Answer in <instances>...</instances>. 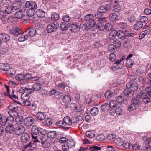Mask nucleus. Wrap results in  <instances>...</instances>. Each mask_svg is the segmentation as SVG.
Here are the masks:
<instances>
[{
  "instance_id": "f257e3e1",
  "label": "nucleus",
  "mask_w": 151,
  "mask_h": 151,
  "mask_svg": "<svg viewBox=\"0 0 151 151\" xmlns=\"http://www.w3.org/2000/svg\"><path fill=\"white\" fill-rule=\"evenodd\" d=\"M111 9V4H109L99 7L97 9V12L95 14L96 17H99L102 16L103 14L109 11Z\"/></svg>"
},
{
  "instance_id": "f03ea898",
  "label": "nucleus",
  "mask_w": 151,
  "mask_h": 151,
  "mask_svg": "<svg viewBox=\"0 0 151 151\" xmlns=\"http://www.w3.org/2000/svg\"><path fill=\"white\" fill-rule=\"evenodd\" d=\"M31 135L32 138H34L39 133L46 134L47 133V131L43 129L39 128L36 126H32L31 129Z\"/></svg>"
},
{
  "instance_id": "7ed1b4c3",
  "label": "nucleus",
  "mask_w": 151,
  "mask_h": 151,
  "mask_svg": "<svg viewBox=\"0 0 151 151\" xmlns=\"http://www.w3.org/2000/svg\"><path fill=\"white\" fill-rule=\"evenodd\" d=\"M45 134L40 133L38 136H35L34 138H32L33 141L34 143L37 142H41L43 147L45 148H47L48 146L46 145V144H47V142H45V139L44 138Z\"/></svg>"
},
{
  "instance_id": "20e7f679",
  "label": "nucleus",
  "mask_w": 151,
  "mask_h": 151,
  "mask_svg": "<svg viewBox=\"0 0 151 151\" xmlns=\"http://www.w3.org/2000/svg\"><path fill=\"white\" fill-rule=\"evenodd\" d=\"M59 27L58 23L53 21L51 24H48L47 27V31L48 33H51L55 32L57 29Z\"/></svg>"
},
{
  "instance_id": "39448f33",
  "label": "nucleus",
  "mask_w": 151,
  "mask_h": 151,
  "mask_svg": "<svg viewBox=\"0 0 151 151\" xmlns=\"http://www.w3.org/2000/svg\"><path fill=\"white\" fill-rule=\"evenodd\" d=\"M106 19L105 17L99 18L96 27L99 30L103 31L104 29V26L106 23Z\"/></svg>"
},
{
  "instance_id": "423d86ee",
  "label": "nucleus",
  "mask_w": 151,
  "mask_h": 151,
  "mask_svg": "<svg viewBox=\"0 0 151 151\" xmlns=\"http://www.w3.org/2000/svg\"><path fill=\"white\" fill-rule=\"evenodd\" d=\"M15 17L16 19H22V21L25 23H27L29 21V19L27 18H26L25 15L23 14V12L20 11H19L15 12L14 14Z\"/></svg>"
},
{
  "instance_id": "0eeeda50",
  "label": "nucleus",
  "mask_w": 151,
  "mask_h": 151,
  "mask_svg": "<svg viewBox=\"0 0 151 151\" xmlns=\"http://www.w3.org/2000/svg\"><path fill=\"white\" fill-rule=\"evenodd\" d=\"M149 95L145 93H140V94L137 95V97H139L142 99V101L146 104L150 102V100L149 97Z\"/></svg>"
},
{
  "instance_id": "6e6552de",
  "label": "nucleus",
  "mask_w": 151,
  "mask_h": 151,
  "mask_svg": "<svg viewBox=\"0 0 151 151\" xmlns=\"http://www.w3.org/2000/svg\"><path fill=\"white\" fill-rule=\"evenodd\" d=\"M25 6L26 8L31 9H37L38 8L37 4L33 1H27L25 4Z\"/></svg>"
},
{
  "instance_id": "1a4fd4ad",
  "label": "nucleus",
  "mask_w": 151,
  "mask_h": 151,
  "mask_svg": "<svg viewBox=\"0 0 151 151\" xmlns=\"http://www.w3.org/2000/svg\"><path fill=\"white\" fill-rule=\"evenodd\" d=\"M126 87L129 89H130L132 91L134 92L138 89V85L136 83L129 82L126 84Z\"/></svg>"
},
{
  "instance_id": "9d476101",
  "label": "nucleus",
  "mask_w": 151,
  "mask_h": 151,
  "mask_svg": "<svg viewBox=\"0 0 151 151\" xmlns=\"http://www.w3.org/2000/svg\"><path fill=\"white\" fill-rule=\"evenodd\" d=\"M10 33L14 37H17L22 34L21 29L19 28L16 27L14 29H10L9 31Z\"/></svg>"
},
{
  "instance_id": "9b49d317",
  "label": "nucleus",
  "mask_w": 151,
  "mask_h": 151,
  "mask_svg": "<svg viewBox=\"0 0 151 151\" xmlns=\"http://www.w3.org/2000/svg\"><path fill=\"white\" fill-rule=\"evenodd\" d=\"M35 121V119L32 117H28L24 119L25 125L27 127H29L32 125Z\"/></svg>"
},
{
  "instance_id": "f8f14e48",
  "label": "nucleus",
  "mask_w": 151,
  "mask_h": 151,
  "mask_svg": "<svg viewBox=\"0 0 151 151\" xmlns=\"http://www.w3.org/2000/svg\"><path fill=\"white\" fill-rule=\"evenodd\" d=\"M17 20L15 17L12 16H9L6 20H3V22L4 24H6L7 23H13L17 22Z\"/></svg>"
},
{
  "instance_id": "ddd939ff",
  "label": "nucleus",
  "mask_w": 151,
  "mask_h": 151,
  "mask_svg": "<svg viewBox=\"0 0 151 151\" xmlns=\"http://www.w3.org/2000/svg\"><path fill=\"white\" fill-rule=\"evenodd\" d=\"M0 39L2 42L6 43L10 41V36L7 34L0 33Z\"/></svg>"
},
{
  "instance_id": "4468645a",
  "label": "nucleus",
  "mask_w": 151,
  "mask_h": 151,
  "mask_svg": "<svg viewBox=\"0 0 151 151\" xmlns=\"http://www.w3.org/2000/svg\"><path fill=\"white\" fill-rule=\"evenodd\" d=\"M10 3L9 0H0V10L2 8H5L9 6Z\"/></svg>"
},
{
  "instance_id": "2eb2a0df",
  "label": "nucleus",
  "mask_w": 151,
  "mask_h": 151,
  "mask_svg": "<svg viewBox=\"0 0 151 151\" xmlns=\"http://www.w3.org/2000/svg\"><path fill=\"white\" fill-rule=\"evenodd\" d=\"M69 29L73 32H77L79 30L78 26L74 23L69 24Z\"/></svg>"
},
{
  "instance_id": "dca6fc26",
  "label": "nucleus",
  "mask_w": 151,
  "mask_h": 151,
  "mask_svg": "<svg viewBox=\"0 0 151 151\" xmlns=\"http://www.w3.org/2000/svg\"><path fill=\"white\" fill-rule=\"evenodd\" d=\"M15 129V127L14 125L12 124H9L6 127L5 129L6 132L7 133H12Z\"/></svg>"
},
{
  "instance_id": "f3484780",
  "label": "nucleus",
  "mask_w": 151,
  "mask_h": 151,
  "mask_svg": "<svg viewBox=\"0 0 151 151\" xmlns=\"http://www.w3.org/2000/svg\"><path fill=\"white\" fill-rule=\"evenodd\" d=\"M30 137L29 134L25 133L21 137V139L23 142H27L29 141Z\"/></svg>"
},
{
  "instance_id": "a211bd4d",
  "label": "nucleus",
  "mask_w": 151,
  "mask_h": 151,
  "mask_svg": "<svg viewBox=\"0 0 151 151\" xmlns=\"http://www.w3.org/2000/svg\"><path fill=\"white\" fill-rule=\"evenodd\" d=\"M133 56V54H130L128 55L126 59V60H127L126 62L127 66L128 65V66L129 68L132 67L134 64V63L132 62V59H129L130 58H132Z\"/></svg>"
},
{
  "instance_id": "6ab92c4d",
  "label": "nucleus",
  "mask_w": 151,
  "mask_h": 151,
  "mask_svg": "<svg viewBox=\"0 0 151 151\" xmlns=\"http://www.w3.org/2000/svg\"><path fill=\"white\" fill-rule=\"evenodd\" d=\"M64 123L65 124V126L71 125L72 123H74L76 122H72V120L68 116L65 117L63 119Z\"/></svg>"
},
{
  "instance_id": "aec40b11",
  "label": "nucleus",
  "mask_w": 151,
  "mask_h": 151,
  "mask_svg": "<svg viewBox=\"0 0 151 151\" xmlns=\"http://www.w3.org/2000/svg\"><path fill=\"white\" fill-rule=\"evenodd\" d=\"M16 132L18 135H20L21 134L24 133L25 131L24 127L22 125L19 126L16 128Z\"/></svg>"
},
{
  "instance_id": "412c9836",
  "label": "nucleus",
  "mask_w": 151,
  "mask_h": 151,
  "mask_svg": "<svg viewBox=\"0 0 151 151\" xmlns=\"http://www.w3.org/2000/svg\"><path fill=\"white\" fill-rule=\"evenodd\" d=\"M59 132L55 131H50L47 133V137L50 139L55 138L57 135L59 134Z\"/></svg>"
},
{
  "instance_id": "4be33fe9",
  "label": "nucleus",
  "mask_w": 151,
  "mask_h": 151,
  "mask_svg": "<svg viewBox=\"0 0 151 151\" xmlns=\"http://www.w3.org/2000/svg\"><path fill=\"white\" fill-rule=\"evenodd\" d=\"M27 32H28V36L33 37L35 36L37 33L36 30L33 28H30L27 30Z\"/></svg>"
},
{
  "instance_id": "5701e85b",
  "label": "nucleus",
  "mask_w": 151,
  "mask_h": 151,
  "mask_svg": "<svg viewBox=\"0 0 151 151\" xmlns=\"http://www.w3.org/2000/svg\"><path fill=\"white\" fill-rule=\"evenodd\" d=\"M137 95L136 98H133L131 100L132 103L135 105L137 107L138 106L141 104L140 100L139 99L140 98L137 97Z\"/></svg>"
},
{
  "instance_id": "b1692460",
  "label": "nucleus",
  "mask_w": 151,
  "mask_h": 151,
  "mask_svg": "<svg viewBox=\"0 0 151 151\" xmlns=\"http://www.w3.org/2000/svg\"><path fill=\"white\" fill-rule=\"evenodd\" d=\"M46 114L44 112H38L37 114V119L40 121H42L45 119L46 117Z\"/></svg>"
},
{
  "instance_id": "393cba45",
  "label": "nucleus",
  "mask_w": 151,
  "mask_h": 151,
  "mask_svg": "<svg viewBox=\"0 0 151 151\" xmlns=\"http://www.w3.org/2000/svg\"><path fill=\"white\" fill-rule=\"evenodd\" d=\"M123 92L124 94L128 97H131L134 95V92L127 88L124 90Z\"/></svg>"
},
{
  "instance_id": "a878e982",
  "label": "nucleus",
  "mask_w": 151,
  "mask_h": 151,
  "mask_svg": "<svg viewBox=\"0 0 151 151\" xmlns=\"http://www.w3.org/2000/svg\"><path fill=\"white\" fill-rule=\"evenodd\" d=\"M117 35V31L114 29L112 30L109 34L108 37L109 39L113 40L114 39Z\"/></svg>"
},
{
  "instance_id": "bb28decb",
  "label": "nucleus",
  "mask_w": 151,
  "mask_h": 151,
  "mask_svg": "<svg viewBox=\"0 0 151 151\" xmlns=\"http://www.w3.org/2000/svg\"><path fill=\"white\" fill-rule=\"evenodd\" d=\"M24 119L23 117L20 115H17L15 119V122L17 124H22L24 121Z\"/></svg>"
},
{
  "instance_id": "cd10ccee",
  "label": "nucleus",
  "mask_w": 151,
  "mask_h": 151,
  "mask_svg": "<svg viewBox=\"0 0 151 151\" xmlns=\"http://www.w3.org/2000/svg\"><path fill=\"white\" fill-rule=\"evenodd\" d=\"M117 36L119 39L124 40L125 38L126 35L123 31L119 30L117 31Z\"/></svg>"
},
{
  "instance_id": "c85d7f7f",
  "label": "nucleus",
  "mask_w": 151,
  "mask_h": 151,
  "mask_svg": "<svg viewBox=\"0 0 151 151\" xmlns=\"http://www.w3.org/2000/svg\"><path fill=\"white\" fill-rule=\"evenodd\" d=\"M37 16L40 18H43L45 16L44 11L41 9H38L36 12Z\"/></svg>"
},
{
  "instance_id": "c756f323",
  "label": "nucleus",
  "mask_w": 151,
  "mask_h": 151,
  "mask_svg": "<svg viewBox=\"0 0 151 151\" xmlns=\"http://www.w3.org/2000/svg\"><path fill=\"white\" fill-rule=\"evenodd\" d=\"M101 110L103 111H106L110 109L109 104L105 103L102 104L101 106Z\"/></svg>"
},
{
  "instance_id": "7c9ffc66",
  "label": "nucleus",
  "mask_w": 151,
  "mask_h": 151,
  "mask_svg": "<svg viewBox=\"0 0 151 151\" xmlns=\"http://www.w3.org/2000/svg\"><path fill=\"white\" fill-rule=\"evenodd\" d=\"M99 112V109L97 107H93L90 110V113L93 116L97 115Z\"/></svg>"
},
{
  "instance_id": "2f4dec72",
  "label": "nucleus",
  "mask_w": 151,
  "mask_h": 151,
  "mask_svg": "<svg viewBox=\"0 0 151 151\" xmlns=\"http://www.w3.org/2000/svg\"><path fill=\"white\" fill-rule=\"evenodd\" d=\"M63 103L66 104H68L71 101V98L70 96L67 95H65L63 96L62 99Z\"/></svg>"
},
{
  "instance_id": "473e14b6",
  "label": "nucleus",
  "mask_w": 151,
  "mask_h": 151,
  "mask_svg": "<svg viewBox=\"0 0 151 151\" xmlns=\"http://www.w3.org/2000/svg\"><path fill=\"white\" fill-rule=\"evenodd\" d=\"M7 122V117L4 115H2L0 119V124L2 126L6 125Z\"/></svg>"
},
{
  "instance_id": "72a5a7b5",
  "label": "nucleus",
  "mask_w": 151,
  "mask_h": 151,
  "mask_svg": "<svg viewBox=\"0 0 151 151\" xmlns=\"http://www.w3.org/2000/svg\"><path fill=\"white\" fill-rule=\"evenodd\" d=\"M60 28L63 31H65L69 29V26L66 23L63 22L60 24Z\"/></svg>"
},
{
  "instance_id": "f704fd0d",
  "label": "nucleus",
  "mask_w": 151,
  "mask_h": 151,
  "mask_svg": "<svg viewBox=\"0 0 151 151\" xmlns=\"http://www.w3.org/2000/svg\"><path fill=\"white\" fill-rule=\"evenodd\" d=\"M109 19L112 21H116L119 19V16L117 14L112 13L109 15Z\"/></svg>"
},
{
  "instance_id": "c9c22d12",
  "label": "nucleus",
  "mask_w": 151,
  "mask_h": 151,
  "mask_svg": "<svg viewBox=\"0 0 151 151\" xmlns=\"http://www.w3.org/2000/svg\"><path fill=\"white\" fill-rule=\"evenodd\" d=\"M115 142L117 145L121 146L123 145V144L124 142V140L120 138H117L115 139Z\"/></svg>"
},
{
  "instance_id": "e433bc0d",
  "label": "nucleus",
  "mask_w": 151,
  "mask_h": 151,
  "mask_svg": "<svg viewBox=\"0 0 151 151\" xmlns=\"http://www.w3.org/2000/svg\"><path fill=\"white\" fill-rule=\"evenodd\" d=\"M113 27L112 25L109 23H106L104 26V29L108 31L113 30Z\"/></svg>"
},
{
  "instance_id": "4c0bfd02",
  "label": "nucleus",
  "mask_w": 151,
  "mask_h": 151,
  "mask_svg": "<svg viewBox=\"0 0 151 151\" xmlns=\"http://www.w3.org/2000/svg\"><path fill=\"white\" fill-rule=\"evenodd\" d=\"M35 9H28L27 11V13L28 16L32 17L36 13L35 10Z\"/></svg>"
},
{
  "instance_id": "58836bf2",
  "label": "nucleus",
  "mask_w": 151,
  "mask_h": 151,
  "mask_svg": "<svg viewBox=\"0 0 151 151\" xmlns=\"http://www.w3.org/2000/svg\"><path fill=\"white\" fill-rule=\"evenodd\" d=\"M143 25L142 22L140 21L138 22L134 25V27L135 30H137L140 29L142 27Z\"/></svg>"
},
{
  "instance_id": "ea45409f",
  "label": "nucleus",
  "mask_w": 151,
  "mask_h": 151,
  "mask_svg": "<svg viewBox=\"0 0 151 151\" xmlns=\"http://www.w3.org/2000/svg\"><path fill=\"white\" fill-rule=\"evenodd\" d=\"M113 43L116 48H119L121 47V43L118 40H114L113 41Z\"/></svg>"
},
{
  "instance_id": "a19ab883",
  "label": "nucleus",
  "mask_w": 151,
  "mask_h": 151,
  "mask_svg": "<svg viewBox=\"0 0 151 151\" xmlns=\"http://www.w3.org/2000/svg\"><path fill=\"white\" fill-rule=\"evenodd\" d=\"M21 97L24 101H26L29 99V96L28 94L24 93L21 95Z\"/></svg>"
},
{
  "instance_id": "79ce46f5",
  "label": "nucleus",
  "mask_w": 151,
  "mask_h": 151,
  "mask_svg": "<svg viewBox=\"0 0 151 151\" xmlns=\"http://www.w3.org/2000/svg\"><path fill=\"white\" fill-rule=\"evenodd\" d=\"M21 5L18 1H15L13 4L12 7L15 10L19 9L21 7Z\"/></svg>"
},
{
  "instance_id": "37998d69",
  "label": "nucleus",
  "mask_w": 151,
  "mask_h": 151,
  "mask_svg": "<svg viewBox=\"0 0 151 151\" xmlns=\"http://www.w3.org/2000/svg\"><path fill=\"white\" fill-rule=\"evenodd\" d=\"M42 86L40 84L38 83H36L33 86V89L35 91H38L41 89Z\"/></svg>"
},
{
  "instance_id": "c03bdc74",
  "label": "nucleus",
  "mask_w": 151,
  "mask_h": 151,
  "mask_svg": "<svg viewBox=\"0 0 151 151\" xmlns=\"http://www.w3.org/2000/svg\"><path fill=\"white\" fill-rule=\"evenodd\" d=\"M24 75L22 74H17L15 77V79L17 81H21L24 79Z\"/></svg>"
},
{
  "instance_id": "a18cd8bd",
  "label": "nucleus",
  "mask_w": 151,
  "mask_h": 151,
  "mask_svg": "<svg viewBox=\"0 0 151 151\" xmlns=\"http://www.w3.org/2000/svg\"><path fill=\"white\" fill-rule=\"evenodd\" d=\"M28 38V35H22L21 36L18 38V41L19 42H23L27 40Z\"/></svg>"
},
{
  "instance_id": "49530a36",
  "label": "nucleus",
  "mask_w": 151,
  "mask_h": 151,
  "mask_svg": "<svg viewBox=\"0 0 151 151\" xmlns=\"http://www.w3.org/2000/svg\"><path fill=\"white\" fill-rule=\"evenodd\" d=\"M67 145H68L70 148L72 147L75 146L74 142L72 139L67 140Z\"/></svg>"
},
{
  "instance_id": "de8ad7c7",
  "label": "nucleus",
  "mask_w": 151,
  "mask_h": 151,
  "mask_svg": "<svg viewBox=\"0 0 151 151\" xmlns=\"http://www.w3.org/2000/svg\"><path fill=\"white\" fill-rule=\"evenodd\" d=\"M4 94L5 96H7L12 99L15 102H17V101L16 100L17 97L15 95L12 96H11V95L9 93H6V92L4 93Z\"/></svg>"
},
{
  "instance_id": "09e8293b",
  "label": "nucleus",
  "mask_w": 151,
  "mask_h": 151,
  "mask_svg": "<svg viewBox=\"0 0 151 151\" xmlns=\"http://www.w3.org/2000/svg\"><path fill=\"white\" fill-rule=\"evenodd\" d=\"M6 16V13L4 11L0 10V19L2 20V22L3 20H6L5 18Z\"/></svg>"
},
{
  "instance_id": "8fccbe9b",
  "label": "nucleus",
  "mask_w": 151,
  "mask_h": 151,
  "mask_svg": "<svg viewBox=\"0 0 151 151\" xmlns=\"http://www.w3.org/2000/svg\"><path fill=\"white\" fill-rule=\"evenodd\" d=\"M113 93L111 91H107L105 94L104 96L106 98H110L113 95Z\"/></svg>"
},
{
  "instance_id": "3c124183",
  "label": "nucleus",
  "mask_w": 151,
  "mask_h": 151,
  "mask_svg": "<svg viewBox=\"0 0 151 151\" xmlns=\"http://www.w3.org/2000/svg\"><path fill=\"white\" fill-rule=\"evenodd\" d=\"M101 149V147L97 146H94L91 147L89 148V150L90 151H97L100 150Z\"/></svg>"
},
{
  "instance_id": "603ef678",
  "label": "nucleus",
  "mask_w": 151,
  "mask_h": 151,
  "mask_svg": "<svg viewBox=\"0 0 151 151\" xmlns=\"http://www.w3.org/2000/svg\"><path fill=\"white\" fill-rule=\"evenodd\" d=\"M73 105L75 108L78 112H81L82 110V107L81 105H79L78 106L76 103H74Z\"/></svg>"
},
{
  "instance_id": "864d4df0",
  "label": "nucleus",
  "mask_w": 151,
  "mask_h": 151,
  "mask_svg": "<svg viewBox=\"0 0 151 151\" xmlns=\"http://www.w3.org/2000/svg\"><path fill=\"white\" fill-rule=\"evenodd\" d=\"M93 15L91 14H89L86 15L85 17V19L86 21H90L93 18Z\"/></svg>"
},
{
  "instance_id": "5fc2aeb1",
  "label": "nucleus",
  "mask_w": 151,
  "mask_h": 151,
  "mask_svg": "<svg viewBox=\"0 0 151 151\" xmlns=\"http://www.w3.org/2000/svg\"><path fill=\"white\" fill-rule=\"evenodd\" d=\"M6 8L5 10V12L6 14V13L8 14H9L12 13L13 11V8L12 7L10 6H8Z\"/></svg>"
},
{
  "instance_id": "6e6d98bb",
  "label": "nucleus",
  "mask_w": 151,
  "mask_h": 151,
  "mask_svg": "<svg viewBox=\"0 0 151 151\" xmlns=\"http://www.w3.org/2000/svg\"><path fill=\"white\" fill-rule=\"evenodd\" d=\"M86 134L87 137L90 138H93L95 136L94 133L91 131H88L86 132Z\"/></svg>"
},
{
  "instance_id": "4d7b16f0",
  "label": "nucleus",
  "mask_w": 151,
  "mask_h": 151,
  "mask_svg": "<svg viewBox=\"0 0 151 151\" xmlns=\"http://www.w3.org/2000/svg\"><path fill=\"white\" fill-rule=\"evenodd\" d=\"M109 58L111 62H113L116 60V55L114 53H111L109 56Z\"/></svg>"
},
{
  "instance_id": "13d9d810",
  "label": "nucleus",
  "mask_w": 151,
  "mask_h": 151,
  "mask_svg": "<svg viewBox=\"0 0 151 151\" xmlns=\"http://www.w3.org/2000/svg\"><path fill=\"white\" fill-rule=\"evenodd\" d=\"M109 105L110 106V108H114L116 105V102L115 101H112L109 104Z\"/></svg>"
},
{
  "instance_id": "bf43d9fd",
  "label": "nucleus",
  "mask_w": 151,
  "mask_h": 151,
  "mask_svg": "<svg viewBox=\"0 0 151 151\" xmlns=\"http://www.w3.org/2000/svg\"><path fill=\"white\" fill-rule=\"evenodd\" d=\"M45 123L48 125H51L52 123V119L50 118H46L45 119Z\"/></svg>"
},
{
  "instance_id": "052dcab7",
  "label": "nucleus",
  "mask_w": 151,
  "mask_h": 151,
  "mask_svg": "<svg viewBox=\"0 0 151 151\" xmlns=\"http://www.w3.org/2000/svg\"><path fill=\"white\" fill-rule=\"evenodd\" d=\"M105 138V137L103 135H98L96 137V139L99 141H102L104 140Z\"/></svg>"
},
{
  "instance_id": "680f3d73",
  "label": "nucleus",
  "mask_w": 151,
  "mask_h": 151,
  "mask_svg": "<svg viewBox=\"0 0 151 151\" xmlns=\"http://www.w3.org/2000/svg\"><path fill=\"white\" fill-rule=\"evenodd\" d=\"M51 18L53 20L57 21L59 19L60 17L59 15L58 14H55L52 16Z\"/></svg>"
},
{
  "instance_id": "e2e57ef3",
  "label": "nucleus",
  "mask_w": 151,
  "mask_h": 151,
  "mask_svg": "<svg viewBox=\"0 0 151 151\" xmlns=\"http://www.w3.org/2000/svg\"><path fill=\"white\" fill-rule=\"evenodd\" d=\"M64 96V95L63 93L60 92L58 91L56 93V94H55V97L60 99H61Z\"/></svg>"
},
{
  "instance_id": "0e129e2a",
  "label": "nucleus",
  "mask_w": 151,
  "mask_h": 151,
  "mask_svg": "<svg viewBox=\"0 0 151 151\" xmlns=\"http://www.w3.org/2000/svg\"><path fill=\"white\" fill-rule=\"evenodd\" d=\"M56 124L57 126H59L62 127H64L65 126V124L64 123L63 120V121L61 120L58 121L56 122Z\"/></svg>"
},
{
  "instance_id": "69168bd1",
  "label": "nucleus",
  "mask_w": 151,
  "mask_h": 151,
  "mask_svg": "<svg viewBox=\"0 0 151 151\" xmlns=\"http://www.w3.org/2000/svg\"><path fill=\"white\" fill-rule=\"evenodd\" d=\"M136 107L135 105L132 104L128 107V109L129 111H132L135 109Z\"/></svg>"
},
{
  "instance_id": "338daca9",
  "label": "nucleus",
  "mask_w": 151,
  "mask_h": 151,
  "mask_svg": "<svg viewBox=\"0 0 151 151\" xmlns=\"http://www.w3.org/2000/svg\"><path fill=\"white\" fill-rule=\"evenodd\" d=\"M115 112L118 114L121 115L122 112V109L119 106H117L115 109Z\"/></svg>"
},
{
  "instance_id": "774afa93",
  "label": "nucleus",
  "mask_w": 151,
  "mask_h": 151,
  "mask_svg": "<svg viewBox=\"0 0 151 151\" xmlns=\"http://www.w3.org/2000/svg\"><path fill=\"white\" fill-rule=\"evenodd\" d=\"M24 79L26 80H29L32 79V76L31 74L29 73H27L24 75Z\"/></svg>"
}]
</instances>
